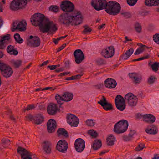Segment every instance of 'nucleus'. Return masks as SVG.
Instances as JSON below:
<instances>
[{
    "label": "nucleus",
    "mask_w": 159,
    "mask_h": 159,
    "mask_svg": "<svg viewBox=\"0 0 159 159\" xmlns=\"http://www.w3.org/2000/svg\"><path fill=\"white\" fill-rule=\"evenodd\" d=\"M91 4L96 10L105 9L106 12L113 16L118 14L121 9L120 5L117 2L109 1L107 2L106 0H92Z\"/></svg>",
    "instance_id": "1"
},
{
    "label": "nucleus",
    "mask_w": 159,
    "mask_h": 159,
    "mask_svg": "<svg viewBox=\"0 0 159 159\" xmlns=\"http://www.w3.org/2000/svg\"><path fill=\"white\" fill-rule=\"evenodd\" d=\"M78 13L73 12L72 14L69 13L62 14L60 16L58 20L59 22L66 26L70 24L72 25H77L81 24L82 22V14H77Z\"/></svg>",
    "instance_id": "2"
},
{
    "label": "nucleus",
    "mask_w": 159,
    "mask_h": 159,
    "mask_svg": "<svg viewBox=\"0 0 159 159\" xmlns=\"http://www.w3.org/2000/svg\"><path fill=\"white\" fill-rule=\"evenodd\" d=\"M61 9L63 11L67 12V13L72 14L74 12L78 13L77 14H81L80 11L76 10H74V5L73 3L69 1H63L62 2L60 5Z\"/></svg>",
    "instance_id": "3"
},
{
    "label": "nucleus",
    "mask_w": 159,
    "mask_h": 159,
    "mask_svg": "<svg viewBox=\"0 0 159 159\" xmlns=\"http://www.w3.org/2000/svg\"><path fill=\"white\" fill-rule=\"evenodd\" d=\"M128 125V122L127 120H121L115 125L114 131L117 134L123 133L127 130Z\"/></svg>",
    "instance_id": "4"
},
{
    "label": "nucleus",
    "mask_w": 159,
    "mask_h": 159,
    "mask_svg": "<svg viewBox=\"0 0 159 159\" xmlns=\"http://www.w3.org/2000/svg\"><path fill=\"white\" fill-rule=\"evenodd\" d=\"M0 73L4 77L8 78L12 75L13 70L10 66L0 61Z\"/></svg>",
    "instance_id": "5"
},
{
    "label": "nucleus",
    "mask_w": 159,
    "mask_h": 159,
    "mask_svg": "<svg viewBox=\"0 0 159 159\" xmlns=\"http://www.w3.org/2000/svg\"><path fill=\"white\" fill-rule=\"evenodd\" d=\"M40 31L43 33L48 32V31H56L57 28L52 22H48L43 25V22L39 26Z\"/></svg>",
    "instance_id": "6"
},
{
    "label": "nucleus",
    "mask_w": 159,
    "mask_h": 159,
    "mask_svg": "<svg viewBox=\"0 0 159 159\" xmlns=\"http://www.w3.org/2000/svg\"><path fill=\"white\" fill-rule=\"evenodd\" d=\"M45 16L42 14L37 13L34 14L30 19L32 24L36 26H39L43 22Z\"/></svg>",
    "instance_id": "7"
},
{
    "label": "nucleus",
    "mask_w": 159,
    "mask_h": 159,
    "mask_svg": "<svg viewBox=\"0 0 159 159\" xmlns=\"http://www.w3.org/2000/svg\"><path fill=\"white\" fill-rule=\"evenodd\" d=\"M73 97V95L72 93L68 92H65L61 96L58 94H57L55 98L57 103L61 105L63 104L61 102L62 101H70L72 99Z\"/></svg>",
    "instance_id": "8"
},
{
    "label": "nucleus",
    "mask_w": 159,
    "mask_h": 159,
    "mask_svg": "<svg viewBox=\"0 0 159 159\" xmlns=\"http://www.w3.org/2000/svg\"><path fill=\"white\" fill-rule=\"evenodd\" d=\"M26 4V0H13L10 4V7L13 11H17L22 9Z\"/></svg>",
    "instance_id": "9"
},
{
    "label": "nucleus",
    "mask_w": 159,
    "mask_h": 159,
    "mask_svg": "<svg viewBox=\"0 0 159 159\" xmlns=\"http://www.w3.org/2000/svg\"><path fill=\"white\" fill-rule=\"evenodd\" d=\"M68 146L67 142L65 140H59L57 144L56 149L59 152L66 153L67 151Z\"/></svg>",
    "instance_id": "10"
},
{
    "label": "nucleus",
    "mask_w": 159,
    "mask_h": 159,
    "mask_svg": "<svg viewBox=\"0 0 159 159\" xmlns=\"http://www.w3.org/2000/svg\"><path fill=\"white\" fill-rule=\"evenodd\" d=\"M27 44L30 46L33 47H39L40 44V40L39 38L37 36L33 37L32 35L30 36L27 39Z\"/></svg>",
    "instance_id": "11"
},
{
    "label": "nucleus",
    "mask_w": 159,
    "mask_h": 159,
    "mask_svg": "<svg viewBox=\"0 0 159 159\" xmlns=\"http://www.w3.org/2000/svg\"><path fill=\"white\" fill-rule=\"evenodd\" d=\"M115 48L113 46H110L103 49L101 52L102 56L105 58L112 57L114 54Z\"/></svg>",
    "instance_id": "12"
},
{
    "label": "nucleus",
    "mask_w": 159,
    "mask_h": 159,
    "mask_svg": "<svg viewBox=\"0 0 159 159\" xmlns=\"http://www.w3.org/2000/svg\"><path fill=\"white\" fill-rule=\"evenodd\" d=\"M98 103L100 104L106 111H112L113 110L112 105L108 102L104 96H102V99L98 102Z\"/></svg>",
    "instance_id": "13"
},
{
    "label": "nucleus",
    "mask_w": 159,
    "mask_h": 159,
    "mask_svg": "<svg viewBox=\"0 0 159 159\" xmlns=\"http://www.w3.org/2000/svg\"><path fill=\"white\" fill-rule=\"evenodd\" d=\"M17 152L20 154L21 159H32L31 152L25 148L19 147Z\"/></svg>",
    "instance_id": "14"
},
{
    "label": "nucleus",
    "mask_w": 159,
    "mask_h": 159,
    "mask_svg": "<svg viewBox=\"0 0 159 159\" xmlns=\"http://www.w3.org/2000/svg\"><path fill=\"white\" fill-rule=\"evenodd\" d=\"M125 98L130 106H134L137 103L138 100L137 97L132 93H130L126 94Z\"/></svg>",
    "instance_id": "15"
},
{
    "label": "nucleus",
    "mask_w": 159,
    "mask_h": 159,
    "mask_svg": "<svg viewBox=\"0 0 159 159\" xmlns=\"http://www.w3.org/2000/svg\"><path fill=\"white\" fill-rule=\"evenodd\" d=\"M74 146L77 151L81 152L84 150L85 147L84 140L81 138L77 139L75 142Z\"/></svg>",
    "instance_id": "16"
},
{
    "label": "nucleus",
    "mask_w": 159,
    "mask_h": 159,
    "mask_svg": "<svg viewBox=\"0 0 159 159\" xmlns=\"http://www.w3.org/2000/svg\"><path fill=\"white\" fill-rule=\"evenodd\" d=\"M75 61L77 64L81 63L84 58V54L80 49L76 50L74 52Z\"/></svg>",
    "instance_id": "17"
},
{
    "label": "nucleus",
    "mask_w": 159,
    "mask_h": 159,
    "mask_svg": "<svg viewBox=\"0 0 159 159\" xmlns=\"http://www.w3.org/2000/svg\"><path fill=\"white\" fill-rule=\"evenodd\" d=\"M10 35L7 34L0 37V49H5L10 39Z\"/></svg>",
    "instance_id": "18"
},
{
    "label": "nucleus",
    "mask_w": 159,
    "mask_h": 159,
    "mask_svg": "<svg viewBox=\"0 0 159 159\" xmlns=\"http://www.w3.org/2000/svg\"><path fill=\"white\" fill-rule=\"evenodd\" d=\"M68 123L71 126L77 127L79 123V119L75 116L72 114L68 115L67 116Z\"/></svg>",
    "instance_id": "19"
},
{
    "label": "nucleus",
    "mask_w": 159,
    "mask_h": 159,
    "mask_svg": "<svg viewBox=\"0 0 159 159\" xmlns=\"http://www.w3.org/2000/svg\"><path fill=\"white\" fill-rule=\"evenodd\" d=\"M47 129L49 133L54 132L57 127V123L56 121L52 119L49 120L47 123Z\"/></svg>",
    "instance_id": "20"
},
{
    "label": "nucleus",
    "mask_w": 159,
    "mask_h": 159,
    "mask_svg": "<svg viewBox=\"0 0 159 159\" xmlns=\"http://www.w3.org/2000/svg\"><path fill=\"white\" fill-rule=\"evenodd\" d=\"M58 111V107L57 104L53 103H50L47 108L48 113L50 115H55Z\"/></svg>",
    "instance_id": "21"
},
{
    "label": "nucleus",
    "mask_w": 159,
    "mask_h": 159,
    "mask_svg": "<svg viewBox=\"0 0 159 159\" xmlns=\"http://www.w3.org/2000/svg\"><path fill=\"white\" fill-rule=\"evenodd\" d=\"M129 75L134 83L135 84H139L140 83L142 77L141 75L140 74L132 73H129Z\"/></svg>",
    "instance_id": "22"
},
{
    "label": "nucleus",
    "mask_w": 159,
    "mask_h": 159,
    "mask_svg": "<svg viewBox=\"0 0 159 159\" xmlns=\"http://www.w3.org/2000/svg\"><path fill=\"white\" fill-rule=\"evenodd\" d=\"M43 149L47 154H49L51 153L52 143L48 141H44L42 143Z\"/></svg>",
    "instance_id": "23"
},
{
    "label": "nucleus",
    "mask_w": 159,
    "mask_h": 159,
    "mask_svg": "<svg viewBox=\"0 0 159 159\" xmlns=\"http://www.w3.org/2000/svg\"><path fill=\"white\" fill-rule=\"evenodd\" d=\"M26 23L25 20H22L19 22H18L16 27L15 29H11V30L12 32H14L16 30H18L20 31H24L26 30Z\"/></svg>",
    "instance_id": "24"
},
{
    "label": "nucleus",
    "mask_w": 159,
    "mask_h": 159,
    "mask_svg": "<svg viewBox=\"0 0 159 159\" xmlns=\"http://www.w3.org/2000/svg\"><path fill=\"white\" fill-rule=\"evenodd\" d=\"M116 84V81L113 79L108 78L105 81V87L109 89L115 88Z\"/></svg>",
    "instance_id": "25"
},
{
    "label": "nucleus",
    "mask_w": 159,
    "mask_h": 159,
    "mask_svg": "<svg viewBox=\"0 0 159 159\" xmlns=\"http://www.w3.org/2000/svg\"><path fill=\"white\" fill-rule=\"evenodd\" d=\"M143 119L146 123L152 124L155 122L156 118L155 116L152 114H147L143 115Z\"/></svg>",
    "instance_id": "26"
},
{
    "label": "nucleus",
    "mask_w": 159,
    "mask_h": 159,
    "mask_svg": "<svg viewBox=\"0 0 159 159\" xmlns=\"http://www.w3.org/2000/svg\"><path fill=\"white\" fill-rule=\"evenodd\" d=\"M16 49L14 45H9L7 48V51L10 55H16L18 54V51Z\"/></svg>",
    "instance_id": "27"
},
{
    "label": "nucleus",
    "mask_w": 159,
    "mask_h": 159,
    "mask_svg": "<svg viewBox=\"0 0 159 159\" xmlns=\"http://www.w3.org/2000/svg\"><path fill=\"white\" fill-rule=\"evenodd\" d=\"M145 131L148 134H155L157 133V130L156 126L154 125H152L148 126L145 130Z\"/></svg>",
    "instance_id": "28"
},
{
    "label": "nucleus",
    "mask_w": 159,
    "mask_h": 159,
    "mask_svg": "<svg viewBox=\"0 0 159 159\" xmlns=\"http://www.w3.org/2000/svg\"><path fill=\"white\" fill-rule=\"evenodd\" d=\"M43 116L41 114H36L34 116V123L37 125L40 124L43 122Z\"/></svg>",
    "instance_id": "29"
},
{
    "label": "nucleus",
    "mask_w": 159,
    "mask_h": 159,
    "mask_svg": "<svg viewBox=\"0 0 159 159\" xmlns=\"http://www.w3.org/2000/svg\"><path fill=\"white\" fill-rule=\"evenodd\" d=\"M10 62L13 68H18L21 66L22 61L20 60H12L10 61Z\"/></svg>",
    "instance_id": "30"
},
{
    "label": "nucleus",
    "mask_w": 159,
    "mask_h": 159,
    "mask_svg": "<svg viewBox=\"0 0 159 159\" xmlns=\"http://www.w3.org/2000/svg\"><path fill=\"white\" fill-rule=\"evenodd\" d=\"M146 5L149 7L159 5V0H145Z\"/></svg>",
    "instance_id": "31"
},
{
    "label": "nucleus",
    "mask_w": 159,
    "mask_h": 159,
    "mask_svg": "<svg viewBox=\"0 0 159 159\" xmlns=\"http://www.w3.org/2000/svg\"><path fill=\"white\" fill-rule=\"evenodd\" d=\"M134 51L133 48H131L129 50L127 51L125 54L122 55L120 56L121 58L124 60L127 59L132 54Z\"/></svg>",
    "instance_id": "32"
},
{
    "label": "nucleus",
    "mask_w": 159,
    "mask_h": 159,
    "mask_svg": "<svg viewBox=\"0 0 159 159\" xmlns=\"http://www.w3.org/2000/svg\"><path fill=\"white\" fill-rule=\"evenodd\" d=\"M137 45L140 46V48H138L136 51L134 53L135 55L139 54L143 52L145 49V48H147L148 47L145 45H143L142 44L139 43H137Z\"/></svg>",
    "instance_id": "33"
},
{
    "label": "nucleus",
    "mask_w": 159,
    "mask_h": 159,
    "mask_svg": "<svg viewBox=\"0 0 159 159\" xmlns=\"http://www.w3.org/2000/svg\"><path fill=\"white\" fill-rule=\"evenodd\" d=\"M115 138L112 134H111L106 139L107 144L108 146H112L114 144Z\"/></svg>",
    "instance_id": "34"
},
{
    "label": "nucleus",
    "mask_w": 159,
    "mask_h": 159,
    "mask_svg": "<svg viewBox=\"0 0 159 159\" xmlns=\"http://www.w3.org/2000/svg\"><path fill=\"white\" fill-rule=\"evenodd\" d=\"M101 141L100 140H95L93 142L92 147L94 150H97L102 146Z\"/></svg>",
    "instance_id": "35"
},
{
    "label": "nucleus",
    "mask_w": 159,
    "mask_h": 159,
    "mask_svg": "<svg viewBox=\"0 0 159 159\" xmlns=\"http://www.w3.org/2000/svg\"><path fill=\"white\" fill-rule=\"evenodd\" d=\"M57 133L58 135H62L66 137L68 136L67 132L64 129H59L57 131Z\"/></svg>",
    "instance_id": "36"
},
{
    "label": "nucleus",
    "mask_w": 159,
    "mask_h": 159,
    "mask_svg": "<svg viewBox=\"0 0 159 159\" xmlns=\"http://www.w3.org/2000/svg\"><path fill=\"white\" fill-rule=\"evenodd\" d=\"M115 104L117 108L121 111L124 110L125 107V101Z\"/></svg>",
    "instance_id": "37"
},
{
    "label": "nucleus",
    "mask_w": 159,
    "mask_h": 159,
    "mask_svg": "<svg viewBox=\"0 0 159 159\" xmlns=\"http://www.w3.org/2000/svg\"><path fill=\"white\" fill-rule=\"evenodd\" d=\"M115 104L120 103L125 101L124 98L120 95H118L116 96L115 99Z\"/></svg>",
    "instance_id": "38"
},
{
    "label": "nucleus",
    "mask_w": 159,
    "mask_h": 159,
    "mask_svg": "<svg viewBox=\"0 0 159 159\" xmlns=\"http://www.w3.org/2000/svg\"><path fill=\"white\" fill-rule=\"evenodd\" d=\"M14 37L16 41L19 43H22L23 40L20 38V36L18 33L15 34L14 36Z\"/></svg>",
    "instance_id": "39"
},
{
    "label": "nucleus",
    "mask_w": 159,
    "mask_h": 159,
    "mask_svg": "<svg viewBox=\"0 0 159 159\" xmlns=\"http://www.w3.org/2000/svg\"><path fill=\"white\" fill-rule=\"evenodd\" d=\"M120 14L125 18H130L131 16V14L129 12L125 11L123 10L121 11Z\"/></svg>",
    "instance_id": "40"
},
{
    "label": "nucleus",
    "mask_w": 159,
    "mask_h": 159,
    "mask_svg": "<svg viewBox=\"0 0 159 159\" xmlns=\"http://www.w3.org/2000/svg\"><path fill=\"white\" fill-rule=\"evenodd\" d=\"M152 70L155 72H157L159 68V63L155 62L152 64L151 66Z\"/></svg>",
    "instance_id": "41"
},
{
    "label": "nucleus",
    "mask_w": 159,
    "mask_h": 159,
    "mask_svg": "<svg viewBox=\"0 0 159 159\" xmlns=\"http://www.w3.org/2000/svg\"><path fill=\"white\" fill-rule=\"evenodd\" d=\"M84 28V30L82 31V33L84 34H87L88 33H90L92 31V29L88 25H85L83 26Z\"/></svg>",
    "instance_id": "42"
},
{
    "label": "nucleus",
    "mask_w": 159,
    "mask_h": 159,
    "mask_svg": "<svg viewBox=\"0 0 159 159\" xmlns=\"http://www.w3.org/2000/svg\"><path fill=\"white\" fill-rule=\"evenodd\" d=\"M157 80L156 77L154 75L150 76L148 80V83L149 84H153Z\"/></svg>",
    "instance_id": "43"
},
{
    "label": "nucleus",
    "mask_w": 159,
    "mask_h": 159,
    "mask_svg": "<svg viewBox=\"0 0 159 159\" xmlns=\"http://www.w3.org/2000/svg\"><path fill=\"white\" fill-rule=\"evenodd\" d=\"M135 29L137 32L140 33L141 31L142 27L140 24L138 23H136L134 25Z\"/></svg>",
    "instance_id": "44"
},
{
    "label": "nucleus",
    "mask_w": 159,
    "mask_h": 159,
    "mask_svg": "<svg viewBox=\"0 0 159 159\" xmlns=\"http://www.w3.org/2000/svg\"><path fill=\"white\" fill-rule=\"evenodd\" d=\"M49 10L54 12H57L58 11L59 7L57 6L51 5L49 7Z\"/></svg>",
    "instance_id": "45"
},
{
    "label": "nucleus",
    "mask_w": 159,
    "mask_h": 159,
    "mask_svg": "<svg viewBox=\"0 0 159 159\" xmlns=\"http://www.w3.org/2000/svg\"><path fill=\"white\" fill-rule=\"evenodd\" d=\"M88 133L93 138H95L97 137L98 136V134L93 129H91L89 130Z\"/></svg>",
    "instance_id": "46"
},
{
    "label": "nucleus",
    "mask_w": 159,
    "mask_h": 159,
    "mask_svg": "<svg viewBox=\"0 0 159 159\" xmlns=\"http://www.w3.org/2000/svg\"><path fill=\"white\" fill-rule=\"evenodd\" d=\"M145 147V144L143 143H140L135 148V150L136 151H140L142 150Z\"/></svg>",
    "instance_id": "47"
},
{
    "label": "nucleus",
    "mask_w": 159,
    "mask_h": 159,
    "mask_svg": "<svg viewBox=\"0 0 159 159\" xmlns=\"http://www.w3.org/2000/svg\"><path fill=\"white\" fill-rule=\"evenodd\" d=\"M35 108V106L34 104H30L28 105L24 109L23 111L24 112H25L26 111H28L30 110L33 109Z\"/></svg>",
    "instance_id": "48"
},
{
    "label": "nucleus",
    "mask_w": 159,
    "mask_h": 159,
    "mask_svg": "<svg viewBox=\"0 0 159 159\" xmlns=\"http://www.w3.org/2000/svg\"><path fill=\"white\" fill-rule=\"evenodd\" d=\"M153 40L158 44H159V34H156L153 37Z\"/></svg>",
    "instance_id": "49"
},
{
    "label": "nucleus",
    "mask_w": 159,
    "mask_h": 159,
    "mask_svg": "<svg viewBox=\"0 0 159 159\" xmlns=\"http://www.w3.org/2000/svg\"><path fill=\"white\" fill-rule=\"evenodd\" d=\"M2 142L3 145H8L10 144V140L5 138H3L2 140Z\"/></svg>",
    "instance_id": "50"
},
{
    "label": "nucleus",
    "mask_w": 159,
    "mask_h": 159,
    "mask_svg": "<svg viewBox=\"0 0 159 159\" xmlns=\"http://www.w3.org/2000/svg\"><path fill=\"white\" fill-rule=\"evenodd\" d=\"M128 4L130 6H133L134 5L136 2H137L138 0H126Z\"/></svg>",
    "instance_id": "51"
},
{
    "label": "nucleus",
    "mask_w": 159,
    "mask_h": 159,
    "mask_svg": "<svg viewBox=\"0 0 159 159\" xmlns=\"http://www.w3.org/2000/svg\"><path fill=\"white\" fill-rule=\"evenodd\" d=\"M96 62L98 65L104 64L105 63V61L103 59L100 58L97 59L96 61Z\"/></svg>",
    "instance_id": "52"
},
{
    "label": "nucleus",
    "mask_w": 159,
    "mask_h": 159,
    "mask_svg": "<svg viewBox=\"0 0 159 159\" xmlns=\"http://www.w3.org/2000/svg\"><path fill=\"white\" fill-rule=\"evenodd\" d=\"M86 124L89 126H93L94 125V123L92 120H88L86 121Z\"/></svg>",
    "instance_id": "53"
},
{
    "label": "nucleus",
    "mask_w": 159,
    "mask_h": 159,
    "mask_svg": "<svg viewBox=\"0 0 159 159\" xmlns=\"http://www.w3.org/2000/svg\"><path fill=\"white\" fill-rule=\"evenodd\" d=\"M25 117L26 118V120H27L31 121L33 120H34V116H33L31 114L27 115Z\"/></svg>",
    "instance_id": "54"
},
{
    "label": "nucleus",
    "mask_w": 159,
    "mask_h": 159,
    "mask_svg": "<svg viewBox=\"0 0 159 159\" xmlns=\"http://www.w3.org/2000/svg\"><path fill=\"white\" fill-rule=\"evenodd\" d=\"M66 43L63 44L61 47L58 48L57 52H58L62 50L66 47Z\"/></svg>",
    "instance_id": "55"
},
{
    "label": "nucleus",
    "mask_w": 159,
    "mask_h": 159,
    "mask_svg": "<svg viewBox=\"0 0 159 159\" xmlns=\"http://www.w3.org/2000/svg\"><path fill=\"white\" fill-rule=\"evenodd\" d=\"M64 70V69L63 68H60L59 69L55 70L54 71L58 73L61 71H62Z\"/></svg>",
    "instance_id": "56"
},
{
    "label": "nucleus",
    "mask_w": 159,
    "mask_h": 159,
    "mask_svg": "<svg viewBox=\"0 0 159 159\" xmlns=\"http://www.w3.org/2000/svg\"><path fill=\"white\" fill-rule=\"evenodd\" d=\"M18 24V22L17 21H14L13 23V28H12L11 29H15L16 27V26Z\"/></svg>",
    "instance_id": "57"
},
{
    "label": "nucleus",
    "mask_w": 159,
    "mask_h": 159,
    "mask_svg": "<svg viewBox=\"0 0 159 159\" xmlns=\"http://www.w3.org/2000/svg\"><path fill=\"white\" fill-rule=\"evenodd\" d=\"M70 72H65L62 73H61L59 75H58V76H65V75H67L70 74Z\"/></svg>",
    "instance_id": "58"
},
{
    "label": "nucleus",
    "mask_w": 159,
    "mask_h": 159,
    "mask_svg": "<svg viewBox=\"0 0 159 159\" xmlns=\"http://www.w3.org/2000/svg\"><path fill=\"white\" fill-rule=\"evenodd\" d=\"M60 40L59 38H57V39H53V41L55 44H57L58 43V41Z\"/></svg>",
    "instance_id": "59"
},
{
    "label": "nucleus",
    "mask_w": 159,
    "mask_h": 159,
    "mask_svg": "<svg viewBox=\"0 0 159 159\" xmlns=\"http://www.w3.org/2000/svg\"><path fill=\"white\" fill-rule=\"evenodd\" d=\"M48 68H49L51 70H54L56 69L55 66L54 65L48 66Z\"/></svg>",
    "instance_id": "60"
},
{
    "label": "nucleus",
    "mask_w": 159,
    "mask_h": 159,
    "mask_svg": "<svg viewBox=\"0 0 159 159\" xmlns=\"http://www.w3.org/2000/svg\"><path fill=\"white\" fill-rule=\"evenodd\" d=\"M82 76V75H76L73 76V78H74V80H75V79H77L80 78Z\"/></svg>",
    "instance_id": "61"
},
{
    "label": "nucleus",
    "mask_w": 159,
    "mask_h": 159,
    "mask_svg": "<svg viewBox=\"0 0 159 159\" xmlns=\"http://www.w3.org/2000/svg\"><path fill=\"white\" fill-rule=\"evenodd\" d=\"M150 56L149 55L147 54L146 55L142 57V58H143V59L144 60V59H147L149 58Z\"/></svg>",
    "instance_id": "62"
},
{
    "label": "nucleus",
    "mask_w": 159,
    "mask_h": 159,
    "mask_svg": "<svg viewBox=\"0 0 159 159\" xmlns=\"http://www.w3.org/2000/svg\"><path fill=\"white\" fill-rule=\"evenodd\" d=\"M48 62H49L48 61H44L43 63L41 64L40 66L42 67L44 65H46L48 63Z\"/></svg>",
    "instance_id": "63"
},
{
    "label": "nucleus",
    "mask_w": 159,
    "mask_h": 159,
    "mask_svg": "<svg viewBox=\"0 0 159 159\" xmlns=\"http://www.w3.org/2000/svg\"><path fill=\"white\" fill-rule=\"evenodd\" d=\"M152 159H159V155H155L154 157L152 158Z\"/></svg>",
    "instance_id": "64"
}]
</instances>
